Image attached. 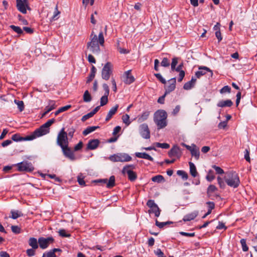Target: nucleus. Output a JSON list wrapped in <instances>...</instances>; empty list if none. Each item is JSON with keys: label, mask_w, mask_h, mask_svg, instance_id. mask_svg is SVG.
I'll list each match as a JSON object with an SVG mask.
<instances>
[{"label": "nucleus", "mask_w": 257, "mask_h": 257, "mask_svg": "<svg viewBox=\"0 0 257 257\" xmlns=\"http://www.w3.org/2000/svg\"><path fill=\"white\" fill-rule=\"evenodd\" d=\"M155 146L158 148H161L162 149H168L170 147L169 144L167 143H156Z\"/></svg>", "instance_id": "nucleus-41"}, {"label": "nucleus", "mask_w": 257, "mask_h": 257, "mask_svg": "<svg viewBox=\"0 0 257 257\" xmlns=\"http://www.w3.org/2000/svg\"><path fill=\"white\" fill-rule=\"evenodd\" d=\"M244 159L247 162H250V159L249 157V151L247 149H246L244 151Z\"/></svg>", "instance_id": "nucleus-64"}, {"label": "nucleus", "mask_w": 257, "mask_h": 257, "mask_svg": "<svg viewBox=\"0 0 257 257\" xmlns=\"http://www.w3.org/2000/svg\"><path fill=\"white\" fill-rule=\"evenodd\" d=\"M91 96L88 90H86L83 94V100L85 102H88L91 100Z\"/></svg>", "instance_id": "nucleus-38"}, {"label": "nucleus", "mask_w": 257, "mask_h": 257, "mask_svg": "<svg viewBox=\"0 0 257 257\" xmlns=\"http://www.w3.org/2000/svg\"><path fill=\"white\" fill-rule=\"evenodd\" d=\"M139 132L143 138L145 139L150 138V132L147 123H143L140 125Z\"/></svg>", "instance_id": "nucleus-11"}, {"label": "nucleus", "mask_w": 257, "mask_h": 257, "mask_svg": "<svg viewBox=\"0 0 257 257\" xmlns=\"http://www.w3.org/2000/svg\"><path fill=\"white\" fill-rule=\"evenodd\" d=\"M19 171H25L31 172L34 171V168L31 162L28 161H23L16 165Z\"/></svg>", "instance_id": "nucleus-8"}, {"label": "nucleus", "mask_w": 257, "mask_h": 257, "mask_svg": "<svg viewBox=\"0 0 257 257\" xmlns=\"http://www.w3.org/2000/svg\"><path fill=\"white\" fill-rule=\"evenodd\" d=\"M172 222L171 221H167V222H159L157 219L155 221V225L159 227L160 228H163L165 226L172 224Z\"/></svg>", "instance_id": "nucleus-35"}, {"label": "nucleus", "mask_w": 257, "mask_h": 257, "mask_svg": "<svg viewBox=\"0 0 257 257\" xmlns=\"http://www.w3.org/2000/svg\"><path fill=\"white\" fill-rule=\"evenodd\" d=\"M11 229L13 233L15 234H19L21 233V229L17 225H12Z\"/></svg>", "instance_id": "nucleus-46"}, {"label": "nucleus", "mask_w": 257, "mask_h": 257, "mask_svg": "<svg viewBox=\"0 0 257 257\" xmlns=\"http://www.w3.org/2000/svg\"><path fill=\"white\" fill-rule=\"evenodd\" d=\"M177 174L182 177L184 180H187L188 178V174L183 170H178Z\"/></svg>", "instance_id": "nucleus-37"}, {"label": "nucleus", "mask_w": 257, "mask_h": 257, "mask_svg": "<svg viewBox=\"0 0 257 257\" xmlns=\"http://www.w3.org/2000/svg\"><path fill=\"white\" fill-rule=\"evenodd\" d=\"M83 142L82 141H80L75 146L74 148V151H78L80 150L83 147Z\"/></svg>", "instance_id": "nucleus-61"}, {"label": "nucleus", "mask_w": 257, "mask_h": 257, "mask_svg": "<svg viewBox=\"0 0 257 257\" xmlns=\"http://www.w3.org/2000/svg\"><path fill=\"white\" fill-rule=\"evenodd\" d=\"M150 115V111H146L144 112L141 115L138 116V122L141 123L146 120Z\"/></svg>", "instance_id": "nucleus-26"}, {"label": "nucleus", "mask_w": 257, "mask_h": 257, "mask_svg": "<svg viewBox=\"0 0 257 257\" xmlns=\"http://www.w3.org/2000/svg\"><path fill=\"white\" fill-rule=\"evenodd\" d=\"M29 245L33 249H37L38 248V240L35 237H30L29 239Z\"/></svg>", "instance_id": "nucleus-28"}, {"label": "nucleus", "mask_w": 257, "mask_h": 257, "mask_svg": "<svg viewBox=\"0 0 257 257\" xmlns=\"http://www.w3.org/2000/svg\"><path fill=\"white\" fill-rule=\"evenodd\" d=\"M224 180L229 186L234 188L238 187L240 183L238 174L233 171L226 172Z\"/></svg>", "instance_id": "nucleus-3"}, {"label": "nucleus", "mask_w": 257, "mask_h": 257, "mask_svg": "<svg viewBox=\"0 0 257 257\" xmlns=\"http://www.w3.org/2000/svg\"><path fill=\"white\" fill-rule=\"evenodd\" d=\"M217 181L219 185V186L221 188H224L225 187V183L223 180L222 178H221L220 177H217Z\"/></svg>", "instance_id": "nucleus-55"}, {"label": "nucleus", "mask_w": 257, "mask_h": 257, "mask_svg": "<svg viewBox=\"0 0 257 257\" xmlns=\"http://www.w3.org/2000/svg\"><path fill=\"white\" fill-rule=\"evenodd\" d=\"M135 156L139 158L147 159L152 162L154 161V159L146 153L137 152L135 153Z\"/></svg>", "instance_id": "nucleus-25"}, {"label": "nucleus", "mask_w": 257, "mask_h": 257, "mask_svg": "<svg viewBox=\"0 0 257 257\" xmlns=\"http://www.w3.org/2000/svg\"><path fill=\"white\" fill-rule=\"evenodd\" d=\"M206 178L209 182H211L214 179L215 176L213 175V171L210 170L208 171V174L206 176Z\"/></svg>", "instance_id": "nucleus-44"}, {"label": "nucleus", "mask_w": 257, "mask_h": 257, "mask_svg": "<svg viewBox=\"0 0 257 257\" xmlns=\"http://www.w3.org/2000/svg\"><path fill=\"white\" fill-rule=\"evenodd\" d=\"M90 41L87 43V48L94 54H98L100 49L99 45L103 46L104 43V39L102 32H100L97 38V35L92 32L90 36Z\"/></svg>", "instance_id": "nucleus-1"}, {"label": "nucleus", "mask_w": 257, "mask_h": 257, "mask_svg": "<svg viewBox=\"0 0 257 257\" xmlns=\"http://www.w3.org/2000/svg\"><path fill=\"white\" fill-rule=\"evenodd\" d=\"M10 28L19 35L23 34V31L20 27L11 25L10 26Z\"/></svg>", "instance_id": "nucleus-36"}, {"label": "nucleus", "mask_w": 257, "mask_h": 257, "mask_svg": "<svg viewBox=\"0 0 257 257\" xmlns=\"http://www.w3.org/2000/svg\"><path fill=\"white\" fill-rule=\"evenodd\" d=\"M93 116V114L90 112L89 113L83 115L81 118V121L84 122L87 119L89 118L92 117Z\"/></svg>", "instance_id": "nucleus-60"}, {"label": "nucleus", "mask_w": 257, "mask_h": 257, "mask_svg": "<svg viewBox=\"0 0 257 257\" xmlns=\"http://www.w3.org/2000/svg\"><path fill=\"white\" fill-rule=\"evenodd\" d=\"M198 69L199 70L195 72V77L197 78H200L201 76L205 75L206 72H209L211 76L213 75L212 71L207 67L199 66Z\"/></svg>", "instance_id": "nucleus-14"}, {"label": "nucleus", "mask_w": 257, "mask_h": 257, "mask_svg": "<svg viewBox=\"0 0 257 257\" xmlns=\"http://www.w3.org/2000/svg\"><path fill=\"white\" fill-rule=\"evenodd\" d=\"M57 144L60 148L63 147L65 145H69L67 133L65 131L64 128H62L58 134Z\"/></svg>", "instance_id": "nucleus-5"}, {"label": "nucleus", "mask_w": 257, "mask_h": 257, "mask_svg": "<svg viewBox=\"0 0 257 257\" xmlns=\"http://www.w3.org/2000/svg\"><path fill=\"white\" fill-rule=\"evenodd\" d=\"M42 257H56L55 253L51 250L43 253Z\"/></svg>", "instance_id": "nucleus-48"}, {"label": "nucleus", "mask_w": 257, "mask_h": 257, "mask_svg": "<svg viewBox=\"0 0 257 257\" xmlns=\"http://www.w3.org/2000/svg\"><path fill=\"white\" fill-rule=\"evenodd\" d=\"M75 132V128H74L73 127L68 128L67 130V132H68L67 136H68L71 138H72L74 136V134Z\"/></svg>", "instance_id": "nucleus-49"}, {"label": "nucleus", "mask_w": 257, "mask_h": 257, "mask_svg": "<svg viewBox=\"0 0 257 257\" xmlns=\"http://www.w3.org/2000/svg\"><path fill=\"white\" fill-rule=\"evenodd\" d=\"M198 214V211H194L190 213L187 214L185 215L183 218V220L185 222L191 221L193 220L197 217Z\"/></svg>", "instance_id": "nucleus-22"}, {"label": "nucleus", "mask_w": 257, "mask_h": 257, "mask_svg": "<svg viewBox=\"0 0 257 257\" xmlns=\"http://www.w3.org/2000/svg\"><path fill=\"white\" fill-rule=\"evenodd\" d=\"M11 213L12 214V216L10 217L14 219H16L18 217L23 216V213L18 210H12Z\"/></svg>", "instance_id": "nucleus-34"}, {"label": "nucleus", "mask_w": 257, "mask_h": 257, "mask_svg": "<svg viewBox=\"0 0 257 257\" xmlns=\"http://www.w3.org/2000/svg\"><path fill=\"white\" fill-rule=\"evenodd\" d=\"M155 254L158 257H166L163 251L160 248H157L156 250L154 251Z\"/></svg>", "instance_id": "nucleus-54"}, {"label": "nucleus", "mask_w": 257, "mask_h": 257, "mask_svg": "<svg viewBox=\"0 0 257 257\" xmlns=\"http://www.w3.org/2000/svg\"><path fill=\"white\" fill-rule=\"evenodd\" d=\"M54 118H52L48 120L46 123L42 125L39 128L36 129L33 133V136H35V139L38 137H41L49 133V127L55 122Z\"/></svg>", "instance_id": "nucleus-4"}, {"label": "nucleus", "mask_w": 257, "mask_h": 257, "mask_svg": "<svg viewBox=\"0 0 257 257\" xmlns=\"http://www.w3.org/2000/svg\"><path fill=\"white\" fill-rule=\"evenodd\" d=\"M122 120L124 123H125L127 126L130 124L131 121H130V116L125 114L122 116Z\"/></svg>", "instance_id": "nucleus-40"}, {"label": "nucleus", "mask_w": 257, "mask_h": 257, "mask_svg": "<svg viewBox=\"0 0 257 257\" xmlns=\"http://www.w3.org/2000/svg\"><path fill=\"white\" fill-rule=\"evenodd\" d=\"M147 205L150 208H153L158 205L154 200L150 199L147 202Z\"/></svg>", "instance_id": "nucleus-51"}, {"label": "nucleus", "mask_w": 257, "mask_h": 257, "mask_svg": "<svg viewBox=\"0 0 257 257\" xmlns=\"http://www.w3.org/2000/svg\"><path fill=\"white\" fill-rule=\"evenodd\" d=\"M161 65L163 67H168L170 65V62L168 58H164L161 63Z\"/></svg>", "instance_id": "nucleus-50"}, {"label": "nucleus", "mask_w": 257, "mask_h": 257, "mask_svg": "<svg viewBox=\"0 0 257 257\" xmlns=\"http://www.w3.org/2000/svg\"><path fill=\"white\" fill-rule=\"evenodd\" d=\"M35 249H33V248L28 249L26 250V253H27V255L30 257L35 255Z\"/></svg>", "instance_id": "nucleus-58"}, {"label": "nucleus", "mask_w": 257, "mask_h": 257, "mask_svg": "<svg viewBox=\"0 0 257 257\" xmlns=\"http://www.w3.org/2000/svg\"><path fill=\"white\" fill-rule=\"evenodd\" d=\"M212 168H213L217 174H223L224 172V171L223 170V169H222L220 167H218L216 165H213L212 166Z\"/></svg>", "instance_id": "nucleus-53"}, {"label": "nucleus", "mask_w": 257, "mask_h": 257, "mask_svg": "<svg viewBox=\"0 0 257 257\" xmlns=\"http://www.w3.org/2000/svg\"><path fill=\"white\" fill-rule=\"evenodd\" d=\"M135 168L136 167L134 165H126L123 168L121 171L123 174H127L128 179L131 182L135 181L137 178V173L132 170Z\"/></svg>", "instance_id": "nucleus-6"}, {"label": "nucleus", "mask_w": 257, "mask_h": 257, "mask_svg": "<svg viewBox=\"0 0 257 257\" xmlns=\"http://www.w3.org/2000/svg\"><path fill=\"white\" fill-rule=\"evenodd\" d=\"M98 128H99V126H88L83 131L82 134L83 135L86 136Z\"/></svg>", "instance_id": "nucleus-32"}, {"label": "nucleus", "mask_w": 257, "mask_h": 257, "mask_svg": "<svg viewBox=\"0 0 257 257\" xmlns=\"http://www.w3.org/2000/svg\"><path fill=\"white\" fill-rule=\"evenodd\" d=\"M154 75L162 83L164 84L166 83V80L162 77L161 74L155 73Z\"/></svg>", "instance_id": "nucleus-47"}, {"label": "nucleus", "mask_w": 257, "mask_h": 257, "mask_svg": "<svg viewBox=\"0 0 257 257\" xmlns=\"http://www.w3.org/2000/svg\"><path fill=\"white\" fill-rule=\"evenodd\" d=\"M27 4L22 3V0H16V7L18 10L23 14L27 13Z\"/></svg>", "instance_id": "nucleus-19"}, {"label": "nucleus", "mask_w": 257, "mask_h": 257, "mask_svg": "<svg viewBox=\"0 0 257 257\" xmlns=\"http://www.w3.org/2000/svg\"><path fill=\"white\" fill-rule=\"evenodd\" d=\"M100 144L98 139H92L89 141L87 145V150H93L96 149Z\"/></svg>", "instance_id": "nucleus-18"}, {"label": "nucleus", "mask_w": 257, "mask_h": 257, "mask_svg": "<svg viewBox=\"0 0 257 257\" xmlns=\"http://www.w3.org/2000/svg\"><path fill=\"white\" fill-rule=\"evenodd\" d=\"M170 157H177L179 158L181 156L180 148L177 145H174L168 152Z\"/></svg>", "instance_id": "nucleus-16"}, {"label": "nucleus", "mask_w": 257, "mask_h": 257, "mask_svg": "<svg viewBox=\"0 0 257 257\" xmlns=\"http://www.w3.org/2000/svg\"><path fill=\"white\" fill-rule=\"evenodd\" d=\"M132 157L126 153H117L111 155L109 160L113 162H129L132 160Z\"/></svg>", "instance_id": "nucleus-7"}, {"label": "nucleus", "mask_w": 257, "mask_h": 257, "mask_svg": "<svg viewBox=\"0 0 257 257\" xmlns=\"http://www.w3.org/2000/svg\"><path fill=\"white\" fill-rule=\"evenodd\" d=\"M240 242L241 245L242 250L243 251H247L248 250V247L246 245V239L242 238L241 239Z\"/></svg>", "instance_id": "nucleus-39"}, {"label": "nucleus", "mask_w": 257, "mask_h": 257, "mask_svg": "<svg viewBox=\"0 0 257 257\" xmlns=\"http://www.w3.org/2000/svg\"><path fill=\"white\" fill-rule=\"evenodd\" d=\"M64 156L70 159L71 161L75 160V155L73 152L71 150V148L69 147V145H65L62 148H61Z\"/></svg>", "instance_id": "nucleus-12"}, {"label": "nucleus", "mask_w": 257, "mask_h": 257, "mask_svg": "<svg viewBox=\"0 0 257 257\" xmlns=\"http://www.w3.org/2000/svg\"><path fill=\"white\" fill-rule=\"evenodd\" d=\"M232 105L233 102L230 99L221 100L217 104V106L219 107H231Z\"/></svg>", "instance_id": "nucleus-23"}, {"label": "nucleus", "mask_w": 257, "mask_h": 257, "mask_svg": "<svg viewBox=\"0 0 257 257\" xmlns=\"http://www.w3.org/2000/svg\"><path fill=\"white\" fill-rule=\"evenodd\" d=\"M189 167H190V173L193 177H196L198 175V173L197 171L196 167L195 165L192 163L190 162L189 163Z\"/></svg>", "instance_id": "nucleus-29"}, {"label": "nucleus", "mask_w": 257, "mask_h": 257, "mask_svg": "<svg viewBox=\"0 0 257 257\" xmlns=\"http://www.w3.org/2000/svg\"><path fill=\"white\" fill-rule=\"evenodd\" d=\"M54 239L52 237L45 238L41 237L38 238V243L40 247L43 249L47 248L50 243L54 242Z\"/></svg>", "instance_id": "nucleus-10"}, {"label": "nucleus", "mask_w": 257, "mask_h": 257, "mask_svg": "<svg viewBox=\"0 0 257 257\" xmlns=\"http://www.w3.org/2000/svg\"><path fill=\"white\" fill-rule=\"evenodd\" d=\"M217 190V188L213 185H210L207 189V194L212 193Z\"/></svg>", "instance_id": "nucleus-63"}, {"label": "nucleus", "mask_w": 257, "mask_h": 257, "mask_svg": "<svg viewBox=\"0 0 257 257\" xmlns=\"http://www.w3.org/2000/svg\"><path fill=\"white\" fill-rule=\"evenodd\" d=\"M194 85L190 81L185 83L183 86V88L185 90H190L194 87Z\"/></svg>", "instance_id": "nucleus-56"}, {"label": "nucleus", "mask_w": 257, "mask_h": 257, "mask_svg": "<svg viewBox=\"0 0 257 257\" xmlns=\"http://www.w3.org/2000/svg\"><path fill=\"white\" fill-rule=\"evenodd\" d=\"M95 182L106 184V187L108 188H111L115 185L114 176H111L108 181L107 179H103L97 180Z\"/></svg>", "instance_id": "nucleus-13"}, {"label": "nucleus", "mask_w": 257, "mask_h": 257, "mask_svg": "<svg viewBox=\"0 0 257 257\" xmlns=\"http://www.w3.org/2000/svg\"><path fill=\"white\" fill-rule=\"evenodd\" d=\"M161 209L159 208V207H158V205H156V206L153 207V208H150L149 210H148V213L149 214H151V213H154L155 214V216L156 217H159L160 215V213H161Z\"/></svg>", "instance_id": "nucleus-31"}, {"label": "nucleus", "mask_w": 257, "mask_h": 257, "mask_svg": "<svg viewBox=\"0 0 257 257\" xmlns=\"http://www.w3.org/2000/svg\"><path fill=\"white\" fill-rule=\"evenodd\" d=\"M112 73V65L108 62L103 66L101 71V77L102 79L107 80L109 79Z\"/></svg>", "instance_id": "nucleus-9"}, {"label": "nucleus", "mask_w": 257, "mask_h": 257, "mask_svg": "<svg viewBox=\"0 0 257 257\" xmlns=\"http://www.w3.org/2000/svg\"><path fill=\"white\" fill-rule=\"evenodd\" d=\"M192 156L194 157L196 160H198L200 156L199 148L195 145H193V149L191 150Z\"/></svg>", "instance_id": "nucleus-30"}, {"label": "nucleus", "mask_w": 257, "mask_h": 257, "mask_svg": "<svg viewBox=\"0 0 257 257\" xmlns=\"http://www.w3.org/2000/svg\"><path fill=\"white\" fill-rule=\"evenodd\" d=\"M206 204L208 206V212H206L203 216L202 218H206L208 215L211 214L212 210L215 207V204L213 202L208 201L206 202Z\"/></svg>", "instance_id": "nucleus-27"}, {"label": "nucleus", "mask_w": 257, "mask_h": 257, "mask_svg": "<svg viewBox=\"0 0 257 257\" xmlns=\"http://www.w3.org/2000/svg\"><path fill=\"white\" fill-rule=\"evenodd\" d=\"M179 233L181 235L185 236L187 237H194L195 235V232L187 233L184 231H180L179 232Z\"/></svg>", "instance_id": "nucleus-59"}, {"label": "nucleus", "mask_w": 257, "mask_h": 257, "mask_svg": "<svg viewBox=\"0 0 257 257\" xmlns=\"http://www.w3.org/2000/svg\"><path fill=\"white\" fill-rule=\"evenodd\" d=\"M34 139H35V136H33L32 134L25 137H21L18 134H16L12 137V140L17 142L24 141H32Z\"/></svg>", "instance_id": "nucleus-15"}, {"label": "nucleus", "mask_w": 257, "mask_h": 257, "mask_svg": "<svg viewBox=\"0 0 257 257\" xmlns=\"http://www.w3.org/2000/svg\"><path fill=\"white\" fill-rule=\"evenodd\" d=\"M178 58L177 57H175L172 59V63L171 64V70L172 71H175L176 66L177 64H178Z\"/></svg>", "instance_id": "nucleus-45"}, {"label": "nucleus", "mask_w": 257, "mask_h": 257, "mask_svg": "<svg viewBox=\"0 0 257 257\" xmlns=\"http://www.w3.org/2000/svg\"><path fill=\"white\" fill-rule=\"evenodd\" d=\"M60 14V12L58 11V6L56 5L55 8V12L54 13V15L52 17V20H57V18H56V17Z\"/></svg>", "instance_id": "nucleus-62"}, {"label": "nucleus", "mask_w": 257, "mask_h": 257, "mask_svg": "<svg viewBox=\"0 0 257 257\" xmlns=\"http://www.w3.org/2000/svg\"><path fill=\"white\" fill-rule=\"evenodd\" d=\"M167 114L164 110H158L154 115V121L157 126L158 130L165 127L167 125Z\"/></svg>", "instance_id": "nucleus-2"}, {"label": "nucleus", "mask_w": 257, "mask_h": 257, "mask_svg": "<svg viewBox=\"0 0 257 257\" xmlns=\"http://www.w3.org/2000/svg\"><path fill=\"white\" fill-rule=\"evenodd\" d=\"M56 107L55 101L54 100H49V105L46 106L45 108V111L42 113L41 117L45 116L48 112L55 109Z\"/></svg>", "instance_id": "nucleus-20"}, {"label": "nucleus", "mask_w": 257, "mask_h": 257, "mask_svg": "<svg viewBox=\"0 0 257 257\" xmlns=\"http://www.w3.org/2000/svg\"><path fill=\"white\" fill-rule=\"evenodd\" d=\"M118 108V105L116 104L114 106L112 107L109 112H108L106 117L105 118V121H109L112 116L116 113L117 109Z\"/></svg>", "instance_id": "nucleus-24"}, {"label": "nucleus", "mask_w": 257, "mask_h": 257, "mask_svg": "<svg viewBox=\"0 0 257 257\" xmlns=\"http://www.w3.org/2000/svg\"><path fill=\"white\" fill-rule=\"evenodd\" d=\"M170 84L166 89L165 95L170 93L171 92L174 90L176 88V79L175 77L172 78L169 80Z\"/></svg>", "instance_id": "nucleus-17"}, {"label": "nucleus", "mask_w": 257, "mask_h": 257, "mask_svg": "<svg viewBox=\"0 0 257 257\" xmlns=\"http://www.w3.org/2000/svg\"><path fill=\"white\" fill-rule=\"evenodd\" d=\"M231 91V88L228 85L224 86L223 88H222L220 90V92L221 93H224L225 92L230 93Z\"/></svg>", "instance_id": "nucleus-57"}, {"label": "nucleus", "mask_w": 257, "mask_h": 257, "mask_svg": "<svg viewBox=\"0 0 257 257\" xmlns=\"http://www.w3.org/2000/svg\"><path fill=\"white\" fill-rule=\"evenodd\" d=\"M108 96L107 95H104L100 98V106H102L106 104L108 102Z\"/></svg>", "instance_id": "nucleus-42"}, {"label": "nucleus", "mask_w": 257, "mask_h": 257, "mask_svg": "<svg viewBox=\"0 0 257 257\" xmlns=\"http://www.w3.org/2000/svg\"><path fill=\"white\" fill-rule=\"evenodd\" d=\"M125 79L124 82L126 84H130L134 82L135 80L134 77L131 75V70H128L124 72Z\"/></svg>", "instance_id": "nucleus-21"}, {"label": "nucleus", "mask_w": 257, "mask_h": 257, "mask_svg": "<svg viewBox=\"0 0 257 257\" xmlns=\"http://www.w3.org/2000/svg\"><path fill=\"white\" fill-rule=\"evenodd\" d=\"M151 180L153 182L157 183H161L165 181L164 177L161 175H158L153 177Z\"/></svg>", "instance_id": "nucleus-33"}, {"label": "nucleus", "mask_w": 257, "mask_h": 257, "mask_svg": "<svg viewBox=\"0 0 257 257\" xmlns=\"http://www.w3.org/2000/svg\"><path fill=\"white\" fill-rule=\"evenodd\" d=\"M15 102L18 105V107L20 111H22L24 109V104L23 101L15 100Z\"/></svg>", "instance_id": "nucleus-43"}, {"label": "nucleus", "mask_w": 257, "mask_h": 257, "mask_svg": "<svg viewBox=\"0 0 257 257\" xmlns=\"http://www.w3.org/2000/svg\"><path fill=\"white\" fill-rule=\"evenodd\" d=\"M59 235L62 237H70V234L67 233L65 229H60L59 231Z\"/></svg>", "instance_id": "nucleus-52"}]
</instances>
